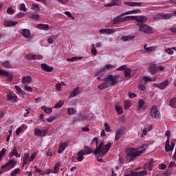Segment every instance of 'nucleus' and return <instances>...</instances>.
Wrapping results in <instances>:
<instances>
[{"mask_svg":"<svg viewBox=\"0 0 176 176\" xmlns=\"http://www.w3.org/2000/svg\"><path fill=\"white\" fill-rule=\"evenodd\" d=\"M91 52L93 56H97V49H96V45H91Z\"/></svg>","mask_w":176,"mask_h":176,"instance_id":"37998d69","label":"nucleus"},{"mask_svg":"<svg viewBox=\"0 0 176 176\" xmlns=\"http://www.w3.org/2000/svg\"><path fill=\"white\" fill-rule=\"evenodd\" d=\"M0 76L8 78V82H12V80L13 79V76L9 74V72H6L2 69H0Z\"/></svg>","mask_w":176,"mask_h":176,"instance_id":"9d476101","label":"nucleus"},{"mask_svg":"<svg viewBox=\"0 0 176 176\" xmlns=\"http://www.w3.org/2000/svg\"><path fill=\"white\" fill-rule=\"evenodd\" d=\"M148 71L151 75H155L157 72V66L155 63H151L149 65Z\"/></svg>","mask_w":176,"mask_h":176,"instance_id":"f8f14e48","label":"nucleus"},{"mask_svg":"<svg viewBox=\"0 0 176 176\" xmlns=\"http://www.w3.org/2000/svg\"><path fill=\"white\" fill-rule=\"evenodd\" d=\"M145 105V101L144 100H140L138 105V110L141 111L144 106Z\"/></svg>","mask_w":176,"mask_h":176,"instance_id":"473e14b6","label":"nucleus"},{"mask_svg":"<svg viewBox=\"0 0 176 176\" xmlns=\"http://www.w3.org/2000/svg\"><path fill=\"white\" fill-rule=\"evenodd\" d=\"M82 58L83 57L82 56H74L70 58H67V61H71V62L78 61V60H82Z\"/></svg>","mask_w":176,"mask_h":176,"instance_id":"79ce46f5","label":"nucleus"},{"mask_svg":"<svg viewBox=\"0 0 176 176\" xmlns=\"http://www.w3.org/2000/svg\"><path fill=\"white\" fill-rule=\"evenodd\" d=\"M120 78V76H115L112 74L108 75L104 78H102V84L99 85L98 86V89L99 90H104V89H108V87H112V86H115V85H118L119 83V78Z\"/></svg>","mask_w":176,"mask_h":176,"instance_id":"f257e3e1","label":"nucleus"},{"mask_svg":"<svg viewBox=\"0 0 176 176\" xmlns=\"http://www.w3.org/2000/svg\"><path fill=\"white\" fill-rule=\"evenodd\" d=\"M113 68V65L109 63L107 64L104 65V67H102L96 73V74L94 75V77L96 78V76H102L104 72H107V71H109V69H112Z\"/></svg>","mask_w":176,"mask_h":176,"instance_id":"39448f33","label":"nucleus"},{"mask_svg":"<svg viewBox=\"0 0 176 176\" xmlns=\"http://www.w3.org/2000/svg\"><path fill=\"white\" fill-rule=\"evenodd\" d=\"M115 33V29H101L100 30V34H106L107 35H111V34Z\"/></svg>","mask_w":176,"mask_h":176,"instance_id":"a211bd4d","label":"nucleus"},{"mask_svg":"<svg viewBox=\"0 0 176 176\" xmlns=\"http://www.w3.org/2000/svg\"><path fill=\"white\" fill-rule=\"evenodd\" d=\"M27 58H30L32 60H42L43 56L42 55H35V54H29L27 56Z\"/></svg>","mask_w":176,"mask_h":176,"instance_id":"aec40b11","label":"nucleus"},{"mask_svg":"<svg viewBox=\"0 0 176 176\" xmlns=\"http://www.w3.org/2000/svg\"><path fill=\"white\" fill-rule=\"evenodd\" d=\"M22 159H23V167H24L30 162V155L25 153Z\"/></svg>","mask_w":176,"mask_h":176,"instance_id":"c756f323","label":"nucleus"},{"mask_svg":"<svg viewBox=\"0 0 176 176\" xmlns=\"http://www.w3.org/2000/svg\"><path fill=\"white\" fill-rule=\"evenodd\" d=\"M64 105V101L60 100L54 107V108H61Z\"/></svg>","mask_w":176,"mask_h":176,"instance_id":"09e8293b","label":"nucleus"},{"mask_svg":"<svg viewBox=\"0 0 176 176\" xmlns=\"http://www.w3.org/2000/svg\"><path fill=\"white\" fill-rule=\"evenodd\" d=\"M17 163L14 160H11L6 164H8V166L10 168H12V167H14L15 164Z\"/></svg>","mask_w":176,"mask_h":176,"instance_id":"58836bf2","label":"nucleus"},{"mask_svg":"<svg viewBox=\"0 0 176 176\" xmlns=\"http://www.w3.org/2000/svg\"><path fill=\"white\" fill-rule=\"evenodd\" d=\"M116 109L118 115H122L123 113V108L119 105H116Z\"/></svg>","mask_w":176,"mask_h":176,"instance_id":"a18cd8bd","label":"nucleus"},{"mask_svg":"<svg viewBox=\"0 0 176 176\" xmlns=\"http://www.w3.org/2000/svg\"><path fill=\"white\" fill-rule=\"evenodd\" d=\"M144 49L146 52H155V50H156V47L153 46V47H148L147 45H145L144 46Z\"/></svg>","mask_w":176,"mask_h":176,"instance_id":"a19ab883","label":"nucleus"},{"mask_svg":"<svg viewBox=\"0 0 176 176\" xmlns=\"http://www.w3.org/2000/svg\"><path fill=\"white\" fill-rule=\"evenodd\" d=\"M14 89L16 90L17 94H21V96H24L25 94V92L20 88V87L15 85Z\"/></svg>","mask_w":176,"mask_h":176,"instance_id":"c9c22d12","label":"nucleus"},{"mask_svg":"<svg viewBox=\"0 0 176 176\" xmlns=\"http://www.w3.org/2000/svg\"><path fill=\"white\" fill-rule=\"evenodd\" d=\"M20 173V168H17L14 169L12 172H11L10 175L11 176H16Z\"/></svg>","mask_w":176,"mask_h":176,"instance_id":"de8ad7c7","label":"nucleus"},{"mask_svg":"<svg viewBox=\"0 0 176 176\" xmlns=\"http://www.w3.org/2000/svg\"><path fill=\"white\" fill-rule=\"evenodd\" d=\"M123 135V130L122 129H118L116 131V135H115V140L116 141H119L120 140V137Z\"/></svg>","mask_w":176,"mask_h":176,"instance_id":"5701e85b","label":"nucleus"},{"mask_svg":"<svg viewBox=\"0 0 176 176\" xmlns=\"http://www.w3.org/2000/svg\"><path fill=\"white\" fill-rule=\"evenodd\" d=\"M150 115L153 119H159V118H160V112H159V109H157L156 105L151 107Z\"/></svg>","mask_w":176,"mask_h":176,"instance_id":"423d86ee","label":"nucleus"},{"mask_svg":"<svg viewBox=\"0 0 176 176\" xmlns=\"http://www.w3.org/2000/svg\"><path fill=\"white\" fill-rule=\"evenodd\" d=\"M135 36H133V35L122 36V40L124 42H127L129 41H133V39H135Z\"/></svg>","mask_w":176,"mask_h":176,"instance_id":"cd10ccee","label":"nucleus"},{"mask_svg":"<svg viewBox=\"0 0 176 176\" xmlns=\"http://www.w3.org/2000/svg\"><path fill=\"white\" fill-rule=\"evenodd\" d=\"M131 107V103L130 102H125L124 103V109H129Z\"/></svg>","mask_w":176,"mask_h":176,"instance_id":"680f3d73","label":"nucleus"},{"mask_svg":"<svg viewBox=\"0 0 176 176\" xmlns=\"http://www.w3.org/2000/svg\"><path fill=\"white\" fill-rule=\"evenodd\" d=\"M79 94H80V90H79V87H77L74 90V91H72V93H70L69 98L76 97V96H79Z\"/></svg>","mask_w":176,"mask_h":176,"instance_id":"a878e982","label":"nucleus"},{"mask_svg":"<svg viewBox=\"0 0 176 176\" xmlns=\"http://www.w3.org/2000/svg\"><path fill=\"white\" fill-rule=\"evenodd\" d=\"M76 122H82L83 120H89V117L83 116L82 113L78 114V117L75 119Z\"/></svg>","mask_w":176,"mask_h":176,"instance_id":"4be33fe9","label":"nucleus"},{"mask_svg":"<svg viewBox=\"0 0 176 176\" xmlns=\"http://www.w3.org/2000/svg\"><path fill=\"white\" fill-rule=\"evenodd\" d=\"M124 5H126L127 6H134L135 3L133 1H124Z\"/></svg>","mask_w":176,"mask_h":176,"instance_id":"0e129e2a","label":"nucleus"},{"mask_svg":"<svg viewBox=\"0 0 176 176\" xmlns=\"http://www.w3.org/2000/svg\"><path fill=\"white\" fill-rule=\"evenodd\" d=\"M59 167H60V164H56L54 166V170H53V173H54V174H57V173H58Z\"/></svg>","mask_w":176,"mask_h":176,"instance_id":"052dcab7","label":"nucleus"},{"mask_svg":"<svg viewBox=\"0 0 176 176\" xmlns=\"http://www.w3.org/2000/svg\"><path fill=\"white\" fill-rule=\"evenodd\" d=\"M141 13V10H132L121 14V16H126L127 14H137Z\"/></svg>","mask_w":176,"mask_h":176,"instance_id":"412c9836","label":"nucleus"},{"mask_svg":"<svg viewBox=\"0 0 176 176\" xmlns=\"http://www.w3.org/2000/svg\"><path fill=\"white\" fill-rule=\"evenodd\" d=\"M129 19L136 20L138 22V24H144L148 20V18L145 16H129Z\"/></svg>","mask_w":176,"mask_h":176,"instance_id":"6e6552de","label":"nucleus"},{"mask_svg":"<svg viewBox=\"0 0 176 176\" xmlns=\"http://www.w3.org/2000/svg\"><path fill=\"white\" fill-rule=\"evenodd\" d=\"M2 65L5 67L6 68H12V65L9 63V61H6L2 63Z\"/></svg>","mask_w":176,"mask_h":176,"instance_id":"864d4df0","label":"nucleus"},{"mask_svg":"<svg viewBox=\"0 0 176 176\" xmlns=\"http://www.w3.org/2000/svg\"><path fill=\"white\" fill-rule=\"evenodd\" d=\"M104 129L106 131H107V133H109V131H111V126H109V124H108V123L104 124Z\"/></svg>","mask_w":176,"mask_h":176,"instance_id":"e2e57ef3","label":"nucleus"},{"mask_svg":"<svg viewBox=\"0 0 176 176\" xmlns=\"http://www.w3.org/2000/svg\"><path fill=\"white\" fill-rule=\"evenodd\" d=\"M41 69L43 71H45V72H53V67L49 66V65L46 63H43L41 65Z\"/></svg>","mask_w":176,"mask_h":176,"instance_id":"2eb2a0df","label":"nucleus"},{"mask_svg":"<svg viewBox=\"0 0 176 176\" xmlns=\"http://www.w3.org/2000/svg\"><path fill=\"white\" fill-rule=\"evenodd\" d=\"M31 9L32 10H39V9H41V7H39V5L38 4H33Z\"/></svg>","mask_w":176,"mask_h":176,"instance_id":"6e6d98bb","label":"nucleus"},{"mask_svg":"<svg viewBox=\"0 0 176 176\" xmlns=\"http://www.w3.org/2000/svg\"><path fill=\"white\" fill-rule=\"evenodd\" d=\"M13 156H16V157H20L21 155L19 153V151H17V146H14L12 151L9 154L10 159H12Z\"/></svg>","mask_w":176,"mask_h":176,"instance_id":"ddd939ff","label":"nucleus"},{"mask_svg":"<svg viewBox=\"0 0 176 176\" xmlns=\"http://www.w3.org/2000/svg\"><path fill=\"white\" fill-rule=\"evenodd\" d=\"M7 13L8 14H14L15 13L14 9L12 8L11 7H9L7 9Z\"/></svg>","mask_w":176,"mask_h":176,"instance_id":"3c124183","label":"nucleus"},{"mask_svg":"<svg viewBox=\"0 0 176 176\" xmlns=\"http://www.w3.org/2000/svg\"><path fill=\"white\" fill-rule=\"evenodd\" d=\"M37 28L39 30H44V31H47V30H49V25L38 24L37 25Z\"/></svg>","mask_w":176,"mask_h":176,"instance_id":"72a5a7b5","label":"nucleus"},{"mask_svg":"<svg viewBox=\"0 0 176 176\" xmlns=\"http://www.w3.org/2000/svg\"><path fill=\"white\" fill-rule=\"evenodd\" d=\"M21 34L24 38H28L31 35V32L28 29H23L21 32Z\"/></svg>","mask_w":176,"mask_h":176,"instance_id":"bb28decb","label":"nucleus"},{"mask_svg":"<svg viewBox=\"0 0 176 176\" xmlns=\"http://www.w3.org/2000/svg\"><path fill=\"white\" fill-rule=\"evenodd\" d=\"M23 89H24V90H25V91H32V87H31L28 85H25Z\"/></svg>","mask_w":176,"mask_h":176,"instance_id":"69168bd1","label":"nucleus"},{"mask_svg":"<svg viewBox=\"0 0 176 176\" xmlns=\"http://www.w3.org/2000/svg\"><path fill=\"white\" fill-rule=\"evenodd\" d=\"M173 16H176V10L173 11V13L163 14L162 17L165 20H170Z\"/></svg>","mask_w":176,"mask_h":176,"instance_id":"f3484780","label":"nucleus"},{"mask_svg":"<svg viewBox=\"0 0 176 176\" xmlns=\"http://www.w3.org/2000/svg\"><path fill=\"white\" fill-rule=\"evenodd\" d=\"M169 105L170 107H171L172 108H176V98H173L170 100L169 101Z\"/></svg>","mask_w":176,"mask_h":176,"instance_id":"e433bc0d","label":"nucleus"},{"mask_svg":"<svg viewBox=\"0 0 176 176\" xmlns=\"http://www.w3.org/2000/svg\"><path fill=\"white\" fill-rule=\"evenodd\" d=\"M34 135L37 137H42V131L38 128L34 129Z\"/></svg>","mask_w":176,"mask_h":176,"instance_id":"c03bdc74","label":"nucleus"},{"mask_svg":"<svg viewBox=\"0 0 176 176\" xmlns=\"http://www.w3.org/2000/svg\"><path fill=\"white\" fill-rule=\"evenodd\" d=\"M31 82H32V78H31L30 76L22 78L21 82L23 85H28V83H31Z\"/></svg>","mask_w":176,"mask_h":176,"instance_id":"6ab92c4d","label":"nucleus"},{"mask_svg":"<svg viewBox=\"0 0 176 176\" xmlns=\"http://www.w3.org/2000/svg\"><path fill=\"white\" fill-rule=\"evenodd\" d=\"M81 151H83L84 154L85 155H90V153H93V148L87 146H85V149Z\"/></svg>","mask_w":176,"mask_h":176,"instance_id":"2f4dec72","label":"nucleus"},{"mask_svg":"<svg viewBox=\"0 0 176 176\" xmlns=\"http://www.w3.org/2000/svg\"><path fill=\"white\" fill-rule=\"evenodd\" d=\"M168 86V80H166L165 81L160 83V89L161 90H164L166 87Z\"/></svg>","mask_w":176,"mask_h":176,"instance_id":"7c9ffc66","label":"nucleus"},{"mask_svg":"<svg viewBox=\"0 0 176 176\" xmlns=\"http://www.w3.org/2000/svg\"><path fill=\"white\" fill-rule=\"evenodd\" d=\"M140 150L137 151V149L133 148H131L127 152V156H129L131 159H134V157H138V156H140V155H142V153H145V151H146V145L142 144L140 148Z\"/></svg>","mask_w":176,"mask_h":176,"instance_id":"7ed1b4c3","label":"nucleus"},{"mask_svg":"<svg viewBox=\"0 0 176 176\" xmlns=\"http://www.w3.org/2000/svg\"><path fill=\"white\" fill-rule=\"evenodd\" d=\"M125 78H130L131 76V69L127 68L124 72Z\"/></svg>","mask_w":176,"mask_h":176,"instance_id":"4c0bfd02","label":"nucleus"},{"mask_svg":"<svg viewBox=\"0 0 176 176\" xmlns=\"http://www.w3.org/2000/svg\"><path fill=\"white\" fill-rule=\"evenodd\" d=\"M129 97L130 98H135L137 97V94L132 93V92H129Z\"/></svg>","mask_w":176,"mask_h":176,"instance_id":"774afa93","label":"nucleus"},{"mask_svg":"<svg viewBox=\"0 0 176 176\" xmlns=\"http://www.w3.org/2000/svg\"><path fill=\"white\" fill-rule=\"evenodd\" d=\"M0 76L8 78V82H12V80L13 79V76L9 74V72H6L2 69H0Z\"/></svg>","mask_w":176,"mask_h":176,"instance_id":"1a4fd4ad","label":"nucleus"},{"mask_svg":"<svg viewBox=\"0 0 176 176\" xmlns=\"http://www.w3.org/2000/svg\"><path fill=\"white\" fill-rule=\"evenodd\" d=\"M34 168L35 169V173H38L41 175H45V171L38 168V166H35Z\"/></svg>","mask_w":176,"mask_h":176,"instance_id":"49530a36","label":"nucleus"},{"mask_svg":"<svg viewBox=\"0 0 176 176\" xmlns=\"http://www.w3.org/2000/svg\"><path fill=\"white\" fill-rule=\"evenodd\" d=\"M153 166V162L150 161L148 163L144 165V170H148V171H152L153 168L152 167Z\"/></svg>","mask_w":176,"mask_h":176,"instance_id":"b1692460","label":"nucleus"},{"mask_svg":"<svg viewBox=\"0 0 176 176\" xmlns=\"http://www.w3.org/2000/svg\"><path fill=\"white\" fill-rule=\"evenodd\" d=\"M137 26L139 27L138 31L140 32H144L150 35V34H153V29L148 25L144 23H137Z\"/></svg>","mask_w":176,"mask_h":176,"instance_id":"20e7f679","label":"nucleus"},{"mask_svg":"<svg viewBox=\"0 0 176 176\" xmlns=\"http://www.w3.org/2000/svg\"><path fill=\"white\" fill-rule=\"evenodd\" d=\"M120 5H122L120 0H112L111 3L106 4L105 6L111 8L112 6H120Z\"/></svg>","mask_w":176,"mask_h":176,"instance_id":"4468645a","label":"nucleus"},{"mask_svg":"<svg viewBox=\"0 0 176 176\" xmlns=\"http://www.w3.org/2000/svg\"><path fill=\"white\" fill-rule=\"evenodd\" d=\"M25 111H26V113H25L23 114V116H24V118H28L30 113H31V111H32V110L31 109V108H30V107H26L25 108Z\"/></svg>","mask_w":176,"mask_h":176,"instance_id":"ea45409f","label":"nucleus"},{"mask_svg":"<svg viewBox=\"0 0 176 176\" xmlns=\"http://www.w3.org/2000/svg\"><path fill=\"white\" fill-rule=\"evenodd\" d=\"M76 111H75L74 108H69L67 109V113L68 115H74L76 113Z\"/></svg>","mask_w":176,"mask_h":176,"instance_id":"8fccbe9b","label":"nucleus"},{"mask_svg":"<svg viewBox=\"0 0 176 176\" xmlns=\"http://www.w3.org/2000/svg\"><path fill=\"white\" fill-rule=\"evenodd\" d=\"M146 174H148V172H146V170H142L138 172V176H145L146 175Z\"/></svg>","mask_w":176,"mask_h":176,"instance_id":"13d9d810","label":"nucleus"},{"mask_svg":"<svg viewBox=\"0 0 176 176\" xmlns=\"http://www.w3.org/2000/svg\"><path fill=\"white\" fill-rule=\"evenodd\" d=\"M19 24L18 21H10V20H5L4 21V26L5 27H16Z\"/></svg>","mask_w":176,"mask_h":176,"instance_id":"9b49d317","label":"nucleus"},{"mask_svg":"<svg viewBox=\"0 0 176 176\" xmlns=\"http://www.w3.org/2000/svg\"><path fill=\"white\" fill-rule=\"evenodd\" d=\"M129 19L130 16L123 17V16L120 14V16H116L113 19V24H121V23H124V21H127V20Z\"/></svg>","mask_w":176,"mask_h":176,"instance_id":"0eeeda50","label":"nucleus"},{"mask_svg":"<svg viewBox=\"0 0 176 176\" xmlns=\"http://www.w3.org/2000/svg\"><path fill=\"white\" fill-rule=\"evenodd\" d=\"M45 155L47 156H48L49 157H52V156H53V155H54V153H53V151L52 150H47L46 152H45Z\"/></svg>","mask_w":176,"mask_h":176,"instance_id":"603ef678","label":"nucleus"},{"mask_svg":"<svg viewBox=\"0 0 176 176\" xmlns=\"http://www.w3.org/2000/svg\"><path fill=\"white\" fill-rule=\"evenodd\" d=\"M85 155H86L85 153V151H80L78 153H77V160L78 162H82L83 160V159H85Z\"/></svg>","mask_w":176,"mask_h":176,"instance_id":"393cba45","label":"nucleus"},{"mask_svg":"<svg viewBox=\"0 0 176 176\" xmlns=\"http://www.w3.org/2000/svg\"><path fill=\"white\" fill-rule=\"evenodd\" d=\"M7 98L8 101H11V102H17V96H12L11 94H8Z\"/></svg>","mask_w":176,"mask_h":176,"instance_id":"c85d7f7f","label":"nucleus"},{"mask_svg":"<svg viewBox=\"0 0 176 176\" xmlns=\"http://www.w3.org/2000/svg\"><path fill=\"white\" fill-rule=\"evenodd\" d=\"M173 50L176 52V47H173L171 48H166L165 50V53H167L168 54H174V51Z\"/></svg>","mask_w":176,"mask_h":176,"instance_id":"f704fd0d","label":"nucleus"},{"mask_svg":"<svg viewBox=\"0 0 176 176\" xmlns=\"http://www.w3.org/2000/svg\"><path fill=\"white\" fill-rule=\"evenodd\" d=\"M68 146L67 142H60L58 149V153H63V151H65V148Z\"/></svg>","mask_w":176,"mask_h":176,"instance_id":"dca6fc26","label":"nucleus"},{"mask_svg":"<svg viewBox=\"0 0 176 176\" xmlns=\"http://www.w3.org/2000/svg\"><path fill=\"white\" fill-rule=\"evenodd\" d=\"M173 148H171V146L169 144V146H165V151L166 152H170V151H173Z\"/></svg>","mask_w":176,"mask_h":176,"instance_id":"338daca9","label":"nucleus"},{"mask_svg":"<svg viewBox=\"0 0 176 176\" xmlns=\"http://www.w3.org/2000/svg\"><path fill=\"white\" fill-rule=\"evenodd\" d=\"M25 16V14L24 12H20L17 14L15 15L16 19H21V17H24Z\"/></svg>","mask_w":176,"mask_h":176,"instance_id":"4d7b16f0","label":"nucleus"},{"mask_svg":"<svg viewBox=\"0 0 176 176\" xmlns=\"http://www.w3.org/2000/svg\"><path fill=\"white\" fill-rule=\"evenodd\" d=\"M6 153V148H3L2 150L0 151V159H2Z\"/></svg>","mask_w":176,"mask_h":176,"instance_id":"5fc2aeb1","label":"nucleus"},{"mask_svg":"<svg viewBox=\"0 0 176 176\" xmlns=\"http://www.w3.org/2000/svg\"><path fill=\"white\" fill-rule=\"evenodd\" d=\"M93 142H96V146H98V138H94ZM111 146H112V144L111 142L108 143L106 145H104V142H101L100 146H98L94 150V155H101L102 156H104V155L108 153V151L111 149Z\"/></svg>","mask_w":176,"mask_h":176,"instance_id":"f03ea898","label":"nucleus"},{"mask_svg":"<svg viewBox=\"0 0 176 176\" xmlns=\"http://www.w3.org/2000/svg\"><path fill=\"white\" fill-rule=\"evenodd\" d=\"M126 68H127L126 65H122L118 68H117L116 71H126V69H127Z\"/></svg>","mask_w":176,"mask_h":176,"instance_id":"bf43d9fd","label":"nucleus"}]
</instances>
